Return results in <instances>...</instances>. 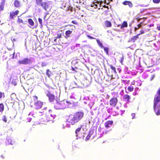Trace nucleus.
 Instances as JSON below:
<instances>
[{
    "label": "nucleus",
    "instance_id": "obj_35",
    "mask_svg": "<svg viewBox=\"0 0 160 160\" xmlns=\"http://www.w3.org/2000/svg\"><path fill=\"white\" fill-rule=\"evenodd\" d=\"M38 21L39 22V23L41 25V26H42V19L40 18H38Z\"/></svg>",
    "mask_w": 160,
    "mask_h": 160
},
{
    "label": "nucleus",
    "instance_id": "obj_16",
    "mask_svg": "<svg viewBox=\"0 0 160 160\" xmlns=\"http://www.w3.org/2000/svg\"><path fill=\"white\" fill-rule=\"evenodd\" d=\"M140 34H138L132 37L129 40V42H134L138 38V36Z\"/></svg>",
    "mask_w": 160,
    "mask_h": 160
},
{
    "label": "nucleus",
    "instance_id": "obj_37",
    "mask_svg": "<svg viewBox=\"0 0 160 160\" xmlns=\"http://www.w3.org/2000/svg\"><path fill=\"white\" fill-rule=\"evenodd\" d=\"M153 2L155 3H158L160 2V0H153Z\"/></svg>",
    "mask_w": 160,
    "mask_h": 160
},
{
    "label": "nucleus",
    "instance_id": "obj_46",
    "mask_svg": "<svg viewBox=\"0 0 160 160\" xmlns=\"http://www.w3.org/2000/svg\"><path fill=\"white\" fill-rule=\"evenodd\" d=\"M47 14H45L43 17V19L44 20L46 21L45 18H46Z\"/></svg>",
    "mask_w": 160,
    "mask_h": 160
},
{
    "label": "nucleus",
    "instance_id": "obj_25",
    "mask_svg": "<svg viewBox=\"0 0 160 160\" xmlns=\"http://www.w3.org/2000/svg\"><path fill=\"white\" fill-rule=\"evenodd\" d=\"M109 66L111 68L112 70L113 71L114 73L115 74L117 72H116V69L115 68V67H113L112 65H109Z\"/></svg>",
    "mask_w": 160,
    "mask_h": 160
},
{
    "label": "nucleus",
    "instance_id": "obj_12",
    "mask_svg": "<svg viewBox=\"0 0 160 160\" xmlns=\"http://www.w3.org/2000/svg\"><path fill=\"white\" fill-rule=\"evenodd\" d=\"M13 5L14 7L17 8H19L21 6V4L20 1L19 0H15Z\"/></svg>",
    "mask_w": 160,
    "mask_h": 160
},
{
    "label": "nucleus",
    "instance_id": "obj_49",
    "mask_svg": "<svg viewBox=\"0 0 160 160\" xmlns=\"http://www.w3.org/2000/svg\"><path fill=\"white\" fill-rule=\"evenodd\" d=\"M158 95H160V87L158 91Z\"/></svg>",
    "mask_w": 160,
    "mask_h": 160
},
{
    "label": "nucleus",
    "instance_id": "obj_56",
    "mask_svg": "<svg viewBox=\"0 0 160 160\" xmlns=\"http://www.w3.org/2000/svg\"><path fill=\"white\" fill-rule=\"evenodd\" d=\"M14 54H15V52H14L13 53V57H14Z\"/></svg>",
    "mask_w": 160,
    "mask_h": 160
},
{
    "label": "nucleus",
    "instance_id": "obj_29",
    "mask_svg": "<svg viewBox=\"0 0 160 160\" xmlns=\"http://www.w3.org/2000/svg\"><path fill=\"white\" fill-rule=\"evenodd\" d=\"M81 129V128H77L76 131H75V133L76 134V136H78V133L80 132Z\"/></svg>",
    "mask_w": 160,
    "mask_h": 160
},
{
    "label": "nucleus",
    "instance_id": "obj_26",
    "mask_svg": "<svg viewBox=\"0 0 160 160\" xmlns=\"http://www.w3.org/2000/svg\"><path fill=\"white\" fill-rule=\"evenodd\" d=\"M99 46L101 48H102L104 47L102 43L100 42V40L98 39L96 40Z\"/></svg>",
    "mask_w": 160,
    "mask_h": 160
},
{
    "label": "nucleus",
    "instance_id": "obj_59",
    "mask_svg": "<svg viewBox=\"0 0 160 160\" xmlns=\"http://www.w3.org/2000/svg\"><path fill=\"white\" fill-rule=\"evenodd\" d=\"M139 20H140V19H138V21H139Z\"/></svg>",
    "mask_w": 160,
    "mask_h": 160
},
{
    "label": "nucleus",
    "instance_id": "obj_54",
    "mask_svg": "<svg viewBox=\"0 0 160 160\" xmlns=\"http://www.w3.org/2000/svg\"><path fill=\"white\" fill-rule=\"evenodd\" d=\"M114 30H115V31H119V30H118L117 29H114Z\"/></svg>",
    "mask_w": 160,
    "mask_h": 160
},
{
    "label": "nucleus",
    "instance_id": "obj_47",
    "mask_svg": "<svg viewBox=\"0 0 160 160\" xmlns=\"http://www.w3.org/2000/svg\"><path fill=\"white\" fill-rule=\"evenodd\" d=\"M57 38L55 37V39L54 40V42H55L56 43H57Z\"/></svg>",
    "mask_w": 160,
    "mask_h": 160
},
{
    "label": "nucleus",
    "instance_id": "obj_53",
    "mask_svg": "<svg viewBox=\"0 0 160 160\" xmlns=\"http://www.w3.org/2000/svg\"><path fill=\"white\" fill-rule=\"evenodd\" d=\"M49 114H50V115H52V114L50 113V112H52V110H49Z\"/></svg>",
    "mask_w": 160,
    "mask_h": 160
},
{
    "label": "nucleus",
    "instance_id": "obj_34",
    "mask_svg": "<svg viewBox=\"0 0 160 160\" xmlns=\"http://www.w3.org/2000/svg\"><path fill=\"white\" fill-rule=\"evenodd\" d=\"M4 93L0 92V99L2 97L4 98Z\"/></svg>",
    "mask_w": 160,
    "mask_h": 160
},
{
    "label": "nucleus",
    "instance_id": "obj_41",
    "mask_svg": "<svg viewBox=\"0 0 160 160\" xmlns=\"http://www.w3.org/2000/svg\"><path fill=\"white\" fill-rule=\"evenodd\" d=\"M87 37H88V38H90L91 39H95V38H94L93 37H92L88 35H87Z\"/></svg>",
    "mask_w": 160,
    "mask_h": 160
},
{
    "label": "nucleus",
    "instance_id": "obj_14",
    "mask_svg": "<svg viewBox=\"0 0 160 160\" xmlns=\"http://www.w3.org/2000/svg\"><path fill=\"white\" fill-rule=\"evenodd\" d=\"M73 30V29H71V30H68L66 31L65 33V38H67L70 37V35L72 33V31Z\"/></svg>",
    "mask_w": 160,
    "mask_h": 160
},
{
    "label": "nucleus",
    "instance_id": "obj_50",
    "mask_svg": "<svg viewBox=\"0 0 160 160\" xmlns=\"http://www.w3.org/2000/svg\"><path fill=\"white\" fill-rule=\"evenodd\" d=\"M72 70L73 71H75L76 72H77V71L75 70L74 68L73 67L72 68Z\"/></svg>",
    "mask_w": 160,
    "mask_h": 160
},
{
    "label": "nucleus",
    "instance_id": "obj_11",
    "mask_svg": "<svg viewBox=\"0 0 160 160\" xmlns=\"http://www.w3.org/2000/svg\"><path fill=\"white\" fill-rule=\"evenodd\" d=\"M113 122L112 120H108L106 122L104 123V126L107 128L110 127L113 124Z\"/></svg>",
    "mask_w": 160,
    "mask_h": 160
},
{
    "label": "nucleus",
    "instance_id": "obj_39",
    "mask_svg": "<svg viewBox=\"0 0 160 160\" xmlns=\"http://www.w3.org/2000/svg\"><path fill=\"white\" fill-rule=\"evenodd\" d=\"M72 22L75 24H78V23L76 20L72 21Z\"/></svg>",
    "mask_w": 160,
    "mask_h": 160
},
{
    "label": "nucleus",
    "instance_id": "obj_52",
    "mask_svg": "<svg viewBox=\"0 0 160 160\" xmlns=\"http://www.w3.org/2000/svg\"><path fill=\"white\" fill-rule=\"evenodd\" d=\"M1 157L3 159H4L5 158V157L2 155H1Z\"/></svg>",
    "mask_w": 160,
    "mask_h": 160
},
{
    "label": "nucleus",
    "instance_id": "obj_57",
    "mask_svg": "<svg viewBox=\"0 0 160 160\" xmlns=\"http://www.w3.org/2000/svg\"><path fill=\"white\" fill-rule=\"evenodd\" d=\"M120 26V25H118V27H119Z\"/></svg>",
    "mask_w": 160,
    "mask_h": 160
},
{
    "label": "nucleus",
    "instance_id": "obj_28",
    "mask_svg": "<svg viewBox=\"0 0 160 160\" xmlns=\"http://www.w3.org/2000/svg\"><path fill=\"white\" fill-rule=\"evenodd\" d=\"M2 120L6 123H8V118L5 115L3 116Z\"/></svg>",
    "mask_w": 160,
    "mask_h": 160
},
{
    "label": "nucleus",
    "instance_id": "obj_55",
    "mask_svg": "<svg viewBox=\"0 0 160 160\" xmlns=\"http://www.w3.org/2000/svg\"><path fill=\"white\" fill-rule=\"evenodd\" d=\"M67 26H72V25L69 24V25H67Z\"/></svg>",
    "mask_w": 160,
    "mask_h": 160
},
{
    "label": "nucleus",
    "instance_id": "obj_43",
    "mask_svg": "<svg viewBox=\"0 0 160 160\" xmlns=\"http://www.w3.org/2000/svg\"><path fill=\"white\" fill-rule=\"evenodd\" d=\"M131 116L132 117V119H133L135 116V114L134 113H132L131 114Z\"/></svg>",
    "mask_w": 160,
    "mask_h": 160
},
{
    "label": "nucleus",
    "instance_id": "obj_13",
    "mask_svg": "<svg viewBox=\"0 0 160 160\" xmlns=\"http://www.w3.org/2000/svg\"><path fill=\"white\" fill-rule=\"evenodd\" d=\"M47 96L48 97L49 101L50 102H53L55 99V96L50 92H48L47 94Z\"/></svg>",
    "mask_w": 160,
    "mask_h": 160
},
{
    "label": "nucleus",
    "instance_id": "obj_36",
    "mask_svg": "<svg viewBox=\"0 0 160 160\" xmlns=\"http://www.w3.org/2000/svg\"><path fill=\"white\" fill-rule=\"evenodd\" d=\"M91 137V135L89 134H88L85 138V140L87 141Z\"/></svg>",
    "mask_w": 160,
    "mask_h": 160
},
{
    "label": "nucleus",
    "instance_id": "obj_21",
    "mask_svg": "<svg viewBox=\"0 0 160 160\" xmlns=\"http://www.w3.org/2000/svg\"><path fill=\"white\" fill-rule=\"evenodd\" d=\"M6 140L8 144L12 145L13 144L14 141H12L11 139L9 137H8L6 138Z\"/></svg>",
    "mask_w": 160,
    "mask_h": 160
},
{
    "label": "nucleus",
    "instance_id": "obj_23",
    "mask_svg": "<svg viewBox=\"0 0 160 160\" xmlns=\"http://www.w3.org/2000/svg\"><path fill=\"white\" fill-rule=\"evenodd\" d=\"M28 23L32 26L34 25V23L32 20L31 18H29L28 20Z\"/></svg>",
    "mask_w": 160,
    "mask_h": 160
},
{
    "label": "nucleus",
    "instance_id": "obj_2",
    "mask_svg": "<svg viewBox=\"0 0 160 160\" xmlns=\"http://www.w3.org/2000/svg\"><path fill=\"white\" fill-rule=\"evenodd\" d=\"M54 107L56 109H63L66 108V105L63 101L57 102L54 104Z\"/></svg>",
    "mask_w": 160,
    "mask_h": 160
},
{
    "label": "nucleus",
    "instance_id": "obj_40",
    "mask_svg": "<svg viewBox=\"0 0 160 160\" xmlns=\"http://www.w3.org/2000/svg\"><path fill=\"white\" fill-rule=\"evenodd\" d=\"M62 36H61V33L60 34H58L57 35V37H56V38H61Z\"/></svg>",
    "mask_w": 160,
    "mask_h": 160
},
{
    "label": "nucleus",
    "instance_id": "obj_30",
    "mask_svg": "<svg viewBox=\"0 0 160 160\" xmlns=\"http://www.w3.org/2000/svg\"><path fill=\"white\" fill-rule=\"evenodd\" d=\"M33 100V101H32L31 102V103H33V101H36L38 99V97L36 96H32Z\"/></svg>",
    "mask_w": 160,
    "mask_h": 160
},
{
    "label": "nucleus",
    "instance_id": "obj_3",
    "mask_svg": "<svg viewBox=\"0 0 160 160\" xmlns=\"http://www.w3.org/2000/svg\"><path fill=\"white\" fill-rule=\"evenodd\" d=\"M67 121L68 123H71L72 125H74L75 123L78 122L74 114L70 115Z\"/></svg>",
    "mask_w": 160,
    "mask_h": 160
},
{
    "label": "nucleus",
    "instance_id": "obj_19",
    "mask_svg": "<svg viewBox=\"0 0 160 160\" xmlns=\"http://www.w3.org/2000/svg\"><path fill=\"white\" fill-rule=\"evenodd\" d=\"M128 26V23L126 21H124L122 23V25H121L120 28L122 29L124 28H127Z\"/></svg>",
    "mask_w": 160,
    "mask_h": 160
},
{
    "label": "nucleus",
    "instance_id": "obj_9",
    "mask_svg": "<svg viewBox=\"0 0 160 160\" xmlns=\"http://www.w3.org/2000/svg\"><path fill=\"white\" fill-rule=\"evenodd\" d=\"M103 26L104 28H111L112 26V24L110 21L107 20L104 22Z\"/></svg>",
    "mask_w": 160,
    "mask_h": 160
},
{
    "label": "nucleus",
    "instance_id": "obj_33",
    "mask_svg": "<svg viewBox=\"0 0 160 160\" xmlns=\"http://www.w3.org/2000/svg\"><path fill=\"white\" fill-rule=\"evenodd\" d=\"M51 73V72L49 71V69H48L46 71V74L47 75L48 77V78H50V74Z\"/></svg>",
    "mask_w": 160,
    "mask_h": 160
},
{
    "label": "nucleus",
    "instance_id": "obj_31",
    "mask_svg": "<svg viewBox=\"0 0 160 160\" xmlns=\"http://www.w3.org/2000/svg\"><path fill=\"white\" fill-rule=\"evenodd\" d=\"M133 89H134V88L133 87H132V86H130L128 87V90L129 92H132L133 90Z\"/></svg>",
    "mask_w": 160,
    "mask_h": 160
},
{
    "label": "nucleus",
    "instance_id": "obj_8",
    "mask_svg": "<svg viewBox=\"0 0 160 160\" xmlns=\"http://www.w3.org/2000/svg\"><path fill=\"white\" fill-rule=\"evenodd\" d=\"M43 103L40 101H37L34 103V106L36 109L41 108L43 105Z\"/></svg>",
    "mask_w": 160,
    "mask_h": 160
},
{
    "label": "nucleus",
    "instance_id": "obj_10",
    "mask_svg": "<svg viewBox=\"0 0 160 160\" xmlns=\"http://www.w3.org/2000/svg\"><path fill=\"white\" fill-rule=\"evenodd\" d=\"M19 11L18 10H16L14 12H11L10 13V18L13 19L15 16L19 14Z\"/></svg>",
    "mask_w": 160,
    "mask_h": 160
},
{
    "label": "nucleus",
    "instance_id": "obj_60",
    "mask_svg": "<svg viewBox=\"0 0 160 160\" xmlns=\"http://www.w3.org/2000/svg\"><path fill=\"white\" fill-rule=\"evenodd\" d=\"M150 30V29H148V30H147V31H149Z\"/></svg>",
    "mask_w": 160,
    "mask_h": 160
},
{
    "label": "nucleus",
    "instance_id": "obj_32",
    "mask_svg": "<svg viewBox=\"0 0 160 160\" xmlns=\"http://www.w3.org/2000/svg\"><path fill=\"white\" fill-rule=\"evenodd\" d=\"M17 22H18V24H20L21 23H23V22L22 20L19 18H18Z\"/></svg>",
    "mask_w": 160,
    "mask_h": 160
},
{
    "label": "nucleus",
    "instance_id": "obj_4",
    "mask_svg": "<svg viewBox=\"0 0 160 160\" xmlns=\"http://www.w3.org/2000/svg\"><path fill=\"white\" fill-rule=\"evenodd\" d=\"M31 60L28 58H24L21 60H19L18 61V63L19 64L27 65L30 64L31 63Z\"/></svg>",
    "mask_w": 160,
    "mask_h": 160
},
{
    "label": "nucleus",
    "instance_id": "obj_22",
    "mask_svg": "<svg viewBox=\"0 0 160 160\" xmlns=\"http://www.w3.org/2000/svg\"><path fill=\"white\" fill-rule=\"evenodd\" d=\"M143 23L141 22L139 24H138L137 27L134 28V30L135 31L140 28L142 26Z\"/></svg>",
    "mask_w": 160,
    "mask_h": 160
},
{
    "label": "nucleus",
    "instance_id": "obj_38",
    "mask_svg": "<svg viewBox=\"0 0 160 160\" xmlns=\"http://www.w3.org/2000/svg\"><path fill=\"white\" fill-rule=\"evenodd\" d=\"M31 118L28 117L27 118V122H30L31 121Z\"/></svg>",
    "mask_w": 160,
    "mask_h": 160
},
{
    "label": "nucleus",
    "instance_id": "obj_42",
    "mask_svg": "<svg viewBox=\"0 0 160 160\" xmlns=\"http://www.w3.org/2000/svg\"><path fill=\"white\" fill-rule=\"evenodd\" d=\"M46 66V64L44 62H42V66L43 67Z\"/></svg>",
    "mask_w": 160,
    "mask_h": 160
},
{
    "label": "nucleus",
    "instance_id": "obj_15",
    "mask_svg": "<svg viewBox=\"0 0 160 160\" xmlns=\"http://www.w3.org/2000/svg\"><path fill=\"white\" fill-rule=\"evenodd\" d=\"M130 99V96L128 94L124 95L123 97V101L126 102H129Z\"/></svg>",
    "mask_w": 160,
    "mask_h": 160
},
{
    "label": "nucleus",
    "instance_id": "obj_18",
    "mask_svg": "<svg viewBox=\"0 0 160 160\" xmlns=\"http://www.w3.org/2000/svg\"><path fill=\"white\" fill-rule=\"evenodd\" d=\"M5 5V1L4 0H3L0 5V12L4 10Z\"/></svg>",
    "mask_w": 160,
    "mask_h": 160
},
{
    "label": "nucleus",
    "instance_id": "obj_7",
    "mask_svg": "<svg viewBox=\"0 0 160 160\" xmlns=\"http://www.w3.org/2000/svg\"><path fill=\"white\" fill-rule=\"evenodd\" d=\"M40 6L45 11L48 9L50 7L48 3L46 2H43Z\"/></svg>",
    "mask_w": 160,
    "mask_h": 160
},
{
    "label": "nucleus",
    "instance_id": "obj_61",
    "mask_svg": "<svg viewBox=\"0 0 160 160\" xmlns=\"http://www.w3.org/2000/svg\"><path fill=\"white\" fill-rule=\"evenodd\" d=\"M95 6L96 7H97V5H95Z\"/></svg>",
    "mask_w": 160,
    "mask_h": 160
},
{
    "label": "nucleus",
    "instance_id": "obj_45",
    "mask_svg": "<svg viewBox=\"0 0 160 160\" xmlns=\"http://www.w3.org/2000/svg\"><path fill=\"white\" fill-rule=\"evenodd\" d=\"M155 77V75H153L152 76V77L150 79L151 80H152Z\"/></svg>",
    "mask_w": 160,
    "mask_h": 160
},
{
    "label": "nucleus",
    "instance_id": "obj_24",
    "mask_svg": "<svg viewBox=\"0 0 160 160\" xmlns=\"http://www.w3.org/2000/svg\"><path fill=\"white\" fill-rule=\"evenodd\" d=\"M4 108V105L2 103H0V112H2Z\"/></svg>",
    "mask_w": 160,
    "mask_h": 160
},
{
    "label": "nucleus",
    "instance_id": "obj_44",
    "mask_svg": "<svg viewBox=\"0 0 160 160\" xmlns=\"http://www.w3.org/2000/svg\"><path fill=\"white\" fill-rule=\"evenodd\" d=\"M144 33V32L143 30H141L140 31V33H139V34H140V35L141 34H143Z\"/></svg>",
    "mask_w": 160,
    "mask_h": 160
},
{
    "label": "nucleus",
    "instance_id": "obj_17",
    "mask_svg": "<svg viewBox=\"0 0 160 160\" xmlns=\"http://www.w3.org/2000/svg\"><path fill=\"white\" fill-rule=\"evenodd\" d=\"M122 4L124 5H128L130 8H132L133 7V4L131 2L129 1H125L122 2Z\"/></svg>",
    "mask_w": 160,
    "mask_h": 160
},
{
    "label": "nucleus",
    "instance_id": "obj_1",
    "mask_svg": "<svg viewBox=\"0 0 160 160\" xmlns=\"http://www.w3.org/2000/svg\"><path fill=\"white\" fill-rule=\"evenodd\" d=\"M154 109L156 114H160V96L155 97L154 99Z\"/></svg>",
    "mask_w": 160,
    "mask_h": 160
},
{
    "label": "nucleus",
    "instance_id": "obj_62",
    "mask_svg": "<svg viewBox=\"0 0 160 160\" xmlns=\"http://www.w3.org/2000/svg\"><path fill=\"white\" fill-rule=\"evenodd\" d=\"M74 28H75V26H74Z\"/></svg>",
    "mask_w": 160,
    "mask_h": 160
},
{
    "label": "nucleus",
    "instance_id": "obj_58",
    "mask_svg": "<svg viewBox=\"0 0 160 160\" xmlns=\"http://www.w3.org/2000/svg\"><path fill=\"white\" fill-rule=\"evenodd\" d=\"M94 5H91V6L92 7H94Z\"/></svg>",
    "mask_w": 160,
    "mask_h": 160
},
{
    "label": "nucleus",
    "instance_id": "obj_51",
    "mask_svg": "<svg viewBox=\"0 0 160 160\" xmlns=\"http://www.w3.org/2000/svg\"><path fill=\"white\" fill-rule=\"evenodd\" d=\"M157 29L158 30H160V26H158L157 27Z\"/></svg>",
    "mask_w": 160,
    "mask_h": 160
},
{
    "label": "nucleus",
    "instance_id": "obj_6",
    "mask_svg": "<svg viewBox=\"0 0 160 160\" xmlns=\"http://www.w3.org/2000/svg\"><path fill=\"white\" fill-rule=\"evenodd\" d=\"M118 102L117 97H113L109 101V104L111 106L115 107Z\"/></svg>",
    "mask_w": 160,
    "mask_h": 160
},
{
    "label": "nucleus",
    "instance_id": "obj_20",
    "mask_svg": "<svg viewBox=\"0 0 160 160\" xmlns=\"http://www.w3.org/2000/svg\"><path fill=\"white\" fill-rule=\"evenodd\" d=\"M43 2V0H35L36 5L38 6H40Z\"/></svg>",
    "mask_w": 160,
    "mask_h": 160
},
{
    "label": "nucleus",
    "instance_id": "obj_48",
    "mask_svg": "<svg viewBox=\"0 0 160 160\" xmlns=\"http://www.w3.org/2000/svg\"><path fill=\"white\" fill-rule=\"evenodd\" d=\"M123 60H124V57H123V56H122V57L121 58V63H122V61H123Z\"/></svg>",
    "mask_w": 160,
    "mask_h": 160
},
{
    "label": "nucleus",
    "instance_id": "obj_5",
    "mask_svg": "<svg viewBox=\"0 0 160 160\" xmlns=\"http://www.w3.org/2000/svg\"><path fill=\"white\" fill-rule=\"evenodd\" d=\"M78 122L83 117L84 113L82 112H78L74 114Z\"/></svg>",
    "mask_w": 160,
    "mask_h": 160
},
{
    "label": "nucleus",
    "instance_id": "obj_27",
    "mask_svg": "<svg viewBox=\"0 0 160 160\" xmlns=\"http://www.w3.org/2000/svg\"><path fill=\"white\" fill-rule=\"evenodd\" d=\"M104 50L105 52H106V54L108 55L109 54L108 51H109V48L108 47H104L102 48Z\"/></svg>",
    "mask_w": 160,
    "mask_h": 160
}]
</instances>
